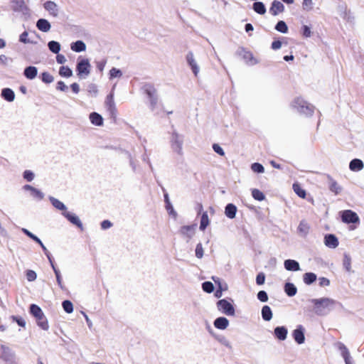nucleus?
Listing matches in <instances>:
<instances>
[{"label":"nucleus","instance_id":"1","mask_svg":"<svg viewBox=\"0 0 364 364\" xmlns=\"http://www.w3.org/2000/svg\"><path fill=\"white\" fill-rule=\"evenodd\" d=\"M312 311L318 316H326L333 311L338 302L330 297H321L310 300Z\"/></svg>","mask_w":364,"mask_h":364},{"label":"nucleus","instance_id":"2","mask_svg":"<svg viewBox=\"0 0 364 364\" xmlns=\"http://www.w3.org/2000/svg\"><path fill=\"white\" fill-rule=\"evenodd\" d=\"M291 106L299 113L311 116L314 113V107L301 97H297L291 102Z\"/></svg>","mask_w":364,"mask_h":364},{"label":"nucleus","instance_id":"3","mask_svg":"<svg viewBox=\"0 0 364 364\" xmlns=\"http://www.w3.org/2000/svg\"><path fill=\"white\" fill-rule=\"evenodd\" d=\"M91 65L87 58H78L76 66L77 75L80 78H85L90 74Z\"/></svg>","mask_w":364,"mask_h":364},{"label":"nucleus","instance_id":"4","mask_svg":"<svg viewBox=\"0 0 364 364\" xmlns=\"http://www.w3.org/2000/svg\"><path fill=\"white\" fill-rule=\"evenodd\" d=\"M217 308L219 311L227 316H234L235 309L232 304L226 299H221L217 302Z\"/></svg>","mask_w":364,"mask_h":364},{"label":"nucleus","instance_id":"5","mask_svg":"<svg viewBox=\"0 0 364 364\" xmlns=\"http://www.w3.org/2000/svg\"><path fill=\"white\" fill-rule=\"evenodd\" d=\"M196 224L183 225L180 228L179 232L181 235L185 238L187 242L193 238L196 232Z\"/></svg>","mask_w":364,"mask_h":364},{"label":"nucleus","instance_id":"6","mask_svg":"<svg viewBox=\"0 0 364 364\" xmlns=\"http://www.w3.org/2000/svg\"><path fill=\"white\" fill-rule=\"evenodd\" d=\"M341 220L344 223H358L360 218L358 214L350 210H346L341 212Z\"/></svg>","mask_w":364,"mask_h":364},{"label":"nucleus","instance_id":"7","mask_svg":"<svg viewBox=\"0 0 364 364\" xmlns=\"http://www.w3.org/2000/svg\"><path fill=\"white\" fill-rule=\"evenodd\" d=\"M305 328L303 326L299 325L292 331V336L295 342L299 345L303 344L305 342Z\"/></svg>","mask_w":364,"mask_h":364},{"label":"nucleus","instance_id":"8","mask_svg":"<svg viewBox=\"0 0 364 364\" xmlns=\"http://www.w3.org/2000/svg\"><path fill=\"white\" fill-rule=\"evenodd\" d=\"M183 139L178 134L173 136L171 139V148L173 151L178 155H181L183 154Z\"/></svg>","mask_w":364,"mask_h":364},{"label":"nucleus","instance_id":"9","mask_svg":"<svg viewBox=\"0 0 364 364\" xmlns=\"http://www.w3.org/2000/svg\"><path fill=\"white\" fill-rule=\"evenodd\" d=\"M323 243L328 248L336 249L339 245V241L335 235L327 234L324 236Z\"/></svg>","mask_w":364,"mask_h":364},{"label":"nucleus","instance_id":"10","mask_svg":"<svg viewBox=\"0 0 364 364\" xmlns=\"http://www.w3.org/2000/svg\"><path fill=\"white\" fill-rule=\"evenodd\" d=\"M186 61L188 64V65L191 67L194 75L196 77L198 76L199 72H200V68L194 58V55L192 52H189L186 55Z\"/></svg>","mask_w":364,"mask_h":364},{"label":"nucleus","instance_id":"11","mask_svg":"<svg viewBox=\"0 0 364 364\" xmlns=\"http://www.w3.org/2000/svg\"><path fill=\"white\" fill-rule=\"evenodd\" d=\"M43 8L53 17H57L59 15L58 6L54 1H46L43 4Z\"/></svg>","mask_w":364,"mask_h":364},{"label":"nucleus","instance_id":"12","mask_svg":"<svg viewBox=\"0 0 364 364\" xmlns=\"http://www.w3.org/2000/svg\"><path fill=\"white\" fill-rule=\"evenodd\" d=\"M63 215L73 225L82 228V224L80 218L74 213H70L68 210L62 213Z\"/></svg>","mask_w":364,"mask_h":364},{"label":"nucleus","instance_id":"13","mask_svg":"<svg viewBox=\"0 0 364 364\" xmlns=\"http://www.w3.org/2000/svg\"><path fill=\"white\" fill-rule=\"evenodd\" d=\"M284 11V6L282 3L279 1H274L272 4V6L269 9V12L273 16H277L278 14L282 13Z\"/></svg>","mask_w":364,"mask_h":364},{"label":"nucleus","instance_id":"14","mask_svg":"<svg viewBox=\"0 0 364 364\" xmlns=\"http://www.w3.org/2000/svg\"><path fill=\"white\" fill-rule=\"evenodd\" d=\"M288 331L284 326H278L274 328V336L279 341H284L287 337Z\"/></svg>","mask_w":364,"mask_h":364},{"label":"nucleus","instance_id":"15","mask_svg":"<svg viewBox=\"0 0 364 364\" xmlns=\"http://www.w3.org/2000/svg\"><path fill=\"white\" fill-rule=\"evenodd\" d=\"M146 93L149 98L151 107H154L156 105L158 100L156 90L154 87L149 86L146 89Z\"/></svg>","mask_w":364,"mask_h":364},{"label":"nucleus","instance_id":"16","mask_svg":"<svg viewBox=\"0 0 364 364\" xmlns=\"http://www.w3.org/2000/svg\"><path fill=\"white\" fill-rule=\"evenodd\" d=\"M89 119L90 122L95 126H102L104 123L103 117L97 112H92L90 114Z\"/></svg>","mask_w":364,"mask_h":364},{"label":"nucleus","instance_id":"17","mask_svg":"<svg viewBox=\"0 0 364 364\" xmlns=\"http://www.w3.org/2000/svg\"><path fill=\"white\" fill-rule=\"evenodd\" d=\"M364 168V164L362 160L358 159H353L349 164V168L352 171H360Z\"/></svg>","mask_w":364,"mask_h":364},{"label":"nucleus","instance_id":"18","mask_svg":"<svg viewBox=\"0 0 364 364\" xmlns=\"http://www.w3.org/2000/svg\"><path fill=\"white\" fill-rule=\"evenodd\" d=\"M229 326V321L225 317H219L214 321V326L220 330H225Z\"/></svg>","mask_w":364,"mask_h":364},{"label":"nucleus","instance_id":"19","mask_svg":"<svg viewBox=\"0 0 364 364\" xmlns=\"http://www.w3.org/2000/svg\"><path fill=\"white\" fill-rule=\"evenodd\" d=\"M284 267L288 271H299L300 266L298 262L294 259H287L284 262Z\"/></svg>","mask_w":364,"mask_h":364},{"label":"nucleus","instance_id":"20","mask_svg":"<svg viewBox=\"0 0 364 364\" xmlns=\"http://www.w3.org/2000/svg\"><path fill=\"white\" fill-rule=\"evenodd\" d=\"M339 350L341 351L342 357L343 358L346 362V364H353L348 348L344 345L341 344L339 346Z\"/></svg>","mask_w":364,"mask_h":364},{"label":"nucleus","instance_id":"21","mask_svg":"<svg viewBox=\"0 0 364 364\" xmlns=\"http://www.w3.org/2000/svg\"><path fill=\"white\" fill-rule=\"evenodd\" d=\"M36 27L43 32H48L50 30L51 25L48 20L41 18L36 23Z\"/></svg>","mask_w":364,"mask_h":364},{"label":"nucleus","instance_id":"22","mask_svg":"<svg viewBox=\"0 0 364 364\" xmlns=\"http://www.w3.org/2000/svg\"><path fill=\"white\" fill-rule=\"evenodd\" d=\"M1 97L8 102H13L15 99V94L11 89L4 88L1 91Z\"/></svg>","mask_w":364,"mask_h":364},{"label":"nucleus","instance_id":"23","mask_svg":"<svg viewBox=\"0 0 364 364\" xmlns=\"http://www.w3.org/2000/svg\"><path fill=\"white\" fill-rule=\"evenodd\" d=\"M237 213V208L235 205L232 203H229L226 205L225 210V215L230 218L233 219L235 218Z\"/></svg>","mask_w":364,"mask_h":364},{"label":"nucleus","instance_id":"24","mask_svg":"<svg viewBox=\"0 0 364 364\" xmlns=\"http://www.w3.org/2000/svg\"><path fill=\"white\" fill-rule=\"evenodd\" d=\"M38 74V70L34 66H28L24 70V75L29 80L34 79Z\"/></svg>","mask_w":364,"mask_h":364},{"label":"nucleus","instance_id":"25","mask_svg":"<svg viewBox=\"0 0 364 364\" xmlns=\"http://www.w3.org/2000/svg\"><path fill=\"white\" fill-rule=\"evenodd\" d=\"M70 48L73 51L80 53L86 50V45L82 41H77L76 42L71 43Z\"/></svg>","mask_w":364,"mask_h":364},{"label":"nucleus","instance_id":"26","mask_svg":"<svg viewBox=\"0 0 364 364\" xmlns=\"http://www.w3.org/2000/svg\"><path fill=\"white\" fill-rule=\"evenodd\" d=\"M49 200L52 205L58 210H61L63 212L67 211V207L63 203L60 201L58 199L54 198V197H50Z\"/></svg>","mask_w":364,"mask_h":364},{"label":"nucleus","instance_id":"27","mask_svg":"<svg viewBox=\"0 0 364 364\" xmlns=\"http://www.w3.org/2000/svg\"><path fill=\"white\" fill-rule=\"evenodd\" d=\"M210 219L207 212H203L201 213V218L199 228L201 231H204L206 228L210 225Z\"/></svg>","mask_w":364,"mask_h":364},{"label":"nucleus","instance_id":"28","mask_svg":"<svg viewBox=\"0 0 364 364\" xmlns=\"http://www.w3.org/2000/svg\"><path fill=\"white\" fill-rule=\"evenodd\" d=\"M309 225L305 221H301L298 226V232L302 237H305L309 232Z\"/></svg>","mask_w":364,"mask_h":364},{"label":"nucleus","instance_id":"29","mask_svg":"<svg viewBox=\"0 0 364 364\" xmlns=\"http://www.w3.org/2000/svg\"><path fill=\"white\" fill-rule=\"evenodd\" d=\"M30 312L36 318V320L38 318H41V317L44 315L41 309L36 304L31 305Z\"/></svg>","mask_w":364,"mask_h":364},{"label":"nucleus","instance_id":"30","mask_svg":"<svg viewBox=\"0 0 364 364\" xmlns=\"http://www.w3.org/2000/svg\"><path fill=\"white\" fill-rule=\"evenodd\" d=\"M284 291L289 296H293L296 295L297 289L294 284L287 282L284 286Z\"/></svg>","mask_w":364,"mask_h":364},{"label":"nucleus","instance_id":"31","mask_svg":"<svg viewBox=\"0 0 364 364\" xmlns=\"http://www.w3.org/2000/svg\"><path fill=\"white\" fill-rule=\"evenodd\" d=\"M329 188L336 195L340 193L342 191L341 186L332 178L329 179Z\"/></svg>","mask_w":364,"mask_h":364},{"label":"nucleus","instance_id":"32","mask_svg":"<svg viewBox=\"0 0 364 364\" xmlns=\"http://www.w3.org/2000/svg\"><path fill=\"white\" fill-rule=\"evenodd\" d=\"M262 316L264 321H269L272 318V311L269 306H264L262 309Z\"/></svg>","mask_w":364,"mask_h":364},{"label":"nucleus","instance_id":"33","mask_svg":"<svg viewBox=\"0 0 364 364\" xmlns=\"http://www.w3.org/2000/svg\"><path fill=\"white\" fill-rule=\"evenodd\" d=\"M316 275L312 272L305 273L303 276L304 282L307 285H310L314 282L316 280Z\"/></svg>","mask_w":364,"mask_h":364},{"label":"nucleus","instance_id":"34","mask_svg":"<svg viewBox=\"0 0 364 364\" xmlns=\"http://www.w3.org/2000/svg\"><path fill=\"white\" fill-rule=\"evenodd\" d=\"M351 261L352 259L350 255L348 253H344L343 259V265L347 272L351 271Z\"/></svg>","mask_w":364,"mask_h":364},{"label":"nucleus","instance_id":"35","mask_svg":"<svg viewBox=\"0 0 364 364\" xmlns=\"http://www.w3.org/2000/svg\"><path fill=\"white\" fill-rule=\"evenodd\" d=\"M253 9L255 12L261 15L264 14L266 13L265 6L262 2L260 1L254 3Z\"/></svg>","mask_w":364,"mask_h":364},{"label":"nucleus","instance_id":"36","mask_svg":"<svg viewBox=\"0 0 364 364\" xmlns=\"http://www.w3.org/2000/svg\"><path fill=\"white\" fill-rule=\"evenodd\" d=\"M49 50L55 54H58L60 50V44L55 41H51L48 43Z\"/></svg>","mask_w":364,"mask_h":364},{"label":"nucleus","instance_id":"37","mask_svg":"<svg viewBox=\"0 0 364 364\" xmlns=\"http://www.w3.org/2000/svg\"><path fill=\"white\" fill-rule=\"evenodd\" d=\"M38 326L44 331H48L49 325L47 318L45 315L42 316L41 318L36 320Z\"/></svg>","mask_w":364,"mask_h":364},{"label":"nucleus","instance_id":"38","mask_svg":"<svg viewBox=\"0 0 364 364\" xmlns=\"http://www.w3.org/2000/svg\"><path fill=\"white\" fill-rule=\"evenodd\" d=\"M59 75L63 77H70L73 75V70L68 66H62L60 68Z\"/></svg>","mask_w":364,"mask_h":364},{"label":"nucleus","instance_id":"39","mask_svg":"<svg viewBox=\"0 0 364 364\" xmlns=\"http://www.w3.org/2000/svg\"><path fill=\"white\" fill-rule=\"evenodd\" d=\"M252 196L254 198V199L259 201H262L265 199L264 194L257 188H254L252 190Z\"/></svg>","mask_w":364,"mask_h":364},{"label":"nucleus","instance_id":"40","mask_svg":"<svg viewBox=\"0 0 364 364\" xmlns=\"http://www.w3.org/2000/svg\"><path fill=\"white\" fill-rule=\"evenodd\" d=\"M275 29L282 33H287L288 32V26L284 21H279L276 26Z\"/></svg>","mask_w":364,"mask_h":364},{"label":"nucleus","instance_id":"41","mask_svg":"<svg viewBox=\"0 0 364 364\" xmlns=\"http://www.w3.org/2000/svg\"><path fill=\"white\" fill-rule=\"evenodd\" d=\"M109 80L120 78L122 76V72L116 68H112L109 73Z\"/></svg>","mask_w":364,"mask_h":364},{"label":"nucleus","instance_id":"42","mask_svg":"<svg viewBox=\"0 0 364 364\" xmlns=\"http://www.w3.org/2000/svg\"><path fill=\"white\" fill-rule=\"evenodd\" d=\"M48 259H49V261H50V264H51L52 268H53V271H54V272H55V276H56V280H57V282H58V285L60 286V287L61 289H63V284H62V279H61V277H60V272H59V270H58V269H57L55 268V265L53 264V262H52V260H51L50 257H48Z\"/></svg>","mask_w":364,"mask_h":364},{"label":"nucleus","instance_id":"43","mask_svg":"<svg viewBox=\"0 0 364 364\" xmlns=\"http://www.w3.org/2000/svg\"><path fill=\"white\" fill-rule=\"evenodd\" d=\"M293 188L294 192L301 198H304L306 197V191L299 185L294 184Z\"/></svg>","mask_w":364,"mask_h":364},{"label":"nucleus","instance_id":"44","mask_svg":"<svg viewBox=\"0 0 364 364\" xmlns=\"http://www.w3.org/2000/svg\"><path fill=\"white\" fill-rule=\"evenodd\" d=\"M245 58L247 60V62L251 65H256L259 63V60L254 57L251 53H247Z\"/></svg>","mask_w":364,"mask_h":364},{"label":"nucleus","instance_id":"45","mask_svg":"<svg viewBox=\"0 0 364 364\" xmlns=\"http://www.w3.org/2000/svg\"><path fill=\"white\" fill-rule=\"evenodd\" d=\"M63 308L68 314H71L73 311V305L71 301L65 300L63 302Z\"/></svg>","mask_w":364,"mask_h":364},{"label":"nucleus","instance_id":"46","mask_svg":"<svg viewBox=\"0 0 364 364\" xmlns=\"http://www.w3.org/2000/svg\"><path fill=\"white\" fill-rule=\"evenodd\" d=\"M314 3L313 0H303L302 7L303 9L307 11H310L314 9Z\"/></svg>","mask_w":364,"mask_h":364},{"label":"nucleus","instance_id":"47","mask_svg":"<svg viewBox=\"0 0 364 364\" xmlns=\"http://www.w3.org/2000/svg\"><path fill=\"white\" fill-rule=\"evenodd\" d=\"M251 169L255 173H261L264 171V166L259 163H254L251 165Z\"/></svg>","mask_w":364,"mask_h":364},{"label":"nucleus","instance_id":"48","mask_svg":"<svg viewBox=\"0 0 364 364\" xmlns=\"http://www.w3.org/2000/svg\"><path fill=\"white\" fill-rule=\"evenodd\" d=\"M203 290L207 293H212L214 290V287L212 282H205L202 284Z\"/></svg>","mask_w":364,"mask_h":364},{"label":"nucleus","instance_id":"49","mask_svg":"<svg viewBox=\"0 0 364 364\" xmlns=\"http://www.w3.org/2000/svg\"><path fill=\"white\" fill-rule=\"evenodd\" d=\"M31 196L38 200H42L44 197V194L40 190L36 189V188H34L31 191Z\"/></svg>","mask_w":364,"mask_h":364},{"label":"nucleus","instance_id":"50","mask_svg":"<svg viewBox=\"0 0 364 364\" xmlns=\"http://www.w3.org/2000/svg\"><path fill=\"white\" fill-rule=\"evenodd\" d=\"M19 41L23 43H33V41L28 38V33L27 31H24L20 35Z\"/></svg>","mask_w":364,"mask_h":364},{"label":"nucleus","instance_id":"51","mask_svg":"<svg viewBox=\"0 0 364 364\" xmlns=\"http://www.w3.org/2000/svg\"><path fill=\"white\" fill-rule=\"evenodd\" d=\"M195 252L196 256L198 259H201L203 257V247L201 243L197 244Z\"/></svg>","mask_w":364,"mask_h":364},{"label":"nucleus","instance_id":"52","mask_svg":"<svg viewBox=\"0 0 364 364\" xmlns=\"http://www.w3.org/2000/svg\"><path fill=\"white\" fill-rule=\"evenodd\" d=\"M312 32L311 28L309 26L304 25L302 26V35L305 38H309L311 36Z\"/></svg>","mask_w":364,"mask_h":364},{"label":"nucleus","instance_id":"53","mask_svg":"<svg viewBox=\"0 0 364 364\" xmlns=\"http://www.w3.org/2000/svg\"><path fill=\"white\" fill-rule=\"evenodd\" d=\"M26 279L29 282H33L36 279L37 274L33 270H28L26 272Z\"/></svg>","mask_w":364,"mask_h":364},{"label":"nucleus","instance_id":"54","mask_svg":"<svg viewBox=\"0 0 364 364\" xmlns=\"http://www.w3.org/2000/svg\"><path fill=\"white\" fill-rule=\"evenodd\" d=\"M22 231L26 235H28L30 238H31L32 240H33L34 241H36V242L38 243H41V240L37 237L35 235H33L32 232H31L29 230H28L26 228H22Z\"/></svg>","mask_w":364,"mask_h":364},{"label":"nucleus","instance_id":"55","mask_svg":"<svg viewBox=\"0 0 364 364\" xmlns=\"http://www.w3.org/2000/svg\"><path fill=\"white\" fill-rule=\"evenodd\" d=\"M42 80L46 83H50L54 80V78L48 73H43L42 74Z\"/></svg>","mask_w":364,"mask_h":364},{"label":"nucleus","instance_id":"56","mask_svg":"<svg viewBox=\"0 0 364 364\" xmlns=\"http://www.w3.org/2000/svg\"><path fill=\"white\" fill-rule=\"evenodd\" d=\"M213 149L215 152H216L218 154H219L221 156H223L225 155V151L223 149V148L218 144H214L213 145Z\"/></svg>","mask_w":364,"mask_h":364},{"label":"nucleus","instance_id":"57","mask_svg":"<svg viewBox=\"0 0 364 364\" xmlns=\"http://www.w3.org/2000/svg\"><path fill=\"white\" fill-rule=\"evenodd\" d=\"M257 298L259 301L262 302H266L268 300V296L266 291H260L257 294Z\"/></svg>","mask_w":364,"mask_h":364},{"label":"nucleus","instance_id":"58","mask_svg":"<svg viewBox=\"0 0 364 364\" xmlns=\"http://www.w3.org/2000/svg\"><path fill=\"white\" fill-rule=\"evenodd\" d=\"M34 173L29 170H26L23 173V178L28 181H32L34 178Z\"/></svg>","mask_w":364,"mask_h":364},{"label":"nucleus","instance_id":"59","mask_svg":"<svg viewBox=\"0 0 364 364\" xmlns=\"http://www.w3.org/2000/svg\"><path fill=\"white\" fill-rule=\"evenodd\" d=\"M318 284L320 287H328L330 284V281L326 277L318 278Z\"/></svg>","mask_w":364,"mask_h":364},{"label":"nucleus","instance_id":"60","mask_svg":"<svg viewBox=\"0 0 364 364\" xmlns=\"http://www.w3.org/2000/svg\"><path fill=\"white\" fill-rule=\"evenodd\" d=\"M11 318L16 321L20 326L24 327L26 326V322L22 318H19L15 316H12Z\"/></svg>","mask_w":364,"mask_h":364},{"label":"nucleus","instance_id":"61","mask_svg":"<svg viewBox=\"0 0 364 364\" xmlns=\"http://www.w3.org/2000/svg\"><path fill=\"white\" fill-rule=\"evenodd\" d=\"M265 276L263 273H259L256 277V282L258 285H262L264 283Z\"/></svg>","mask_w":364,"mask_h":364},{"label":"nucleus","instance_id":"62","mask_svg":"<svg viewBox=\"0 0 364 364\" xmlns=\"http://www.w3.org/2000/svg\"><path fill=\"white\" fill-rule=\"evenodd\" d=\"M56 61L59 64H64L66 63L67 59L63 55L58 53L56 56Z\"/></svg>","mask_w":364,"mask_h":364},{"label":"nucleus","instance_id":"63","mask_svg":"<svg viewBox=\"0 0 364 364\" xmlns=\"http://www.w3.org/2000/svg\"><path fill=\"white\" fill-rule=\"evenodd\" d=\"M56 88L60 91H66L68 89V86L63 81H59L57 83Z\"/></svg>","mask_w":364,"mask_h":364},{"label":"nucleus","instance_id":"64","mask_svg":"<svg viewBox=\"0 0 364 364\" xmlns=\"http://www.w3.org/2000/svg\"><path fill=\"white\" fill-rule=\"evenodd\" d=\"M282 46V43L280 41H274L272 42L271 47L273 50H278L281 48Z\"/></svg>","mask_w":364,"mask_h":364}]
</instances>
